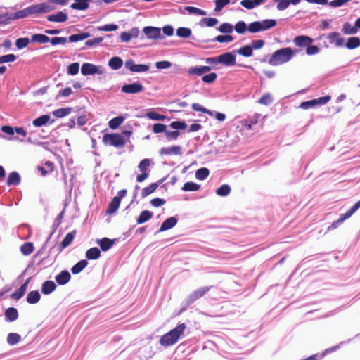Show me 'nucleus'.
<instances>
[{
    "instance_id": "nucleus-55",
    "label": "nucleus",
    "mask_w": 360,
    "mask_h": 360,
    "mask_svg": "<svg viewBox=\"0 0 360 360\" xmlns=\"http://www.w3.org/2000/svg\"><path fill=\"white\" fill-rule=\"evenodd\" d=\"M184 10L186 11L189 14H195L198 15H207V12L205 11L193 6H186L184 7Z\"/></svg>"
},
{
    "instance_id": "nucleus-54",
    "label": "nucleus",
    "mask_w": 360,
    "mask_h": 360,
    "mask_svg": "<svg viewBox=\"0 0 360 360\" xmlns=\"http://www.w3.org/2000/svg\"><path fill=\"white\" fill-rule=\"evenodd\" d=\"M37 5H38L39 15L43 14V13H50L51 11H52L55 9L54 6H52L46 2L38 4Z\"/></svg>"
},
{
    "instance_id": "nucleus-23",
    "label": "nucleus",
    "mask_w": 360,
    "mask_h": 360,
    "mask_svg": "<svg viewBox=\"0 0 360 360\" xmlns=\"http://www.w3.org/2000/svg\"><path fill=\"white\" fill-rule=\"evenodd\" d=\"M167 177H164L161 179L158 182L152 183L148 186L145 187L141 192V197L146 198V196L149 195L150 194L153 193L158 187L159 184L163 182Z\"/></svg>"
},
{
    "instance_id": "nucleus-41",
    "label": "nucleus",
    "mask_w": 360,
    "mask_h": 360,
    "mask_svg": "<svg viewBox=\"0 0 360 360\" xmlns=\"http://www.w3.org/2000/svg\"><path fill=\"white\" fill-rule=\"evenodd\" d=\"M88 265V262L86 259H82L72 266L71 268V271L73 274H79L86 266Z\"/></svg>"
},
{
    "instance_id": "nucleus-44",
    "label": "nucleus",
    "mask_w": 360,
    "mask_h": 360,
    "mask_svg": "<svg viewBox=\"0 0 360 360\" xmlns=\"http://www.w3.org/2000/svg\"><path fill=\"white\" fill-rule=\"evenodd\" d=\"M72 112V108H61L53 112V115L58 118H62L68 115Z\"/></svg>"
},
{
    "instance_id": "nucleus-27",
    "label": "nucleus",
    "mask_w": 360,
    "mask_h": 360,
    "mask_svg": "<svg viewBox=\"0 0 360 360\" xmlns=\"http://www.w3.org/2000/svg\"><path fill=\"white\" fill-rule=\"evenodd\" d=\"M21 181V177L17 172H12L8 174L6 184L8 186H18Z\"/></svg>"
},
{
    "instance_id": "nucleus-35",
    "label": "nucleus",
    "mask_w": 360,
    "mask_h": 360,
    "mask_svg": "<svg viewBox=\"0 0 360 360\" xmlns=\"http://www.w3.org/2000/svg\"><path fill=\"white\" fill-rule=\"evenodd\" d=\"M50 118L51 117L48 114L42 115L34 119L32 124L36 127H41L46 125L50 121Z\"/></svg>"
},
{
    "instance_id": "nucleus-12",
    "label": "nucleus",
    "mask_w": 360,
    "mask_h": 360,
    "mask_svg": "<svg viewBox=\"0 0 360 360\" xmlns=\"http://www.w3.org/2000/svg\"><path fill=\"white\" fill-rule=\"evenodd\" d=\"M143 32L148 39H162L164 38V36L161 33V29L157 27H144Z\"/></svg>"
},
{
    "instance_id": "nucleus-13",
    "label": "nucleus",
    "mask_w": 360,
    "mask_h": 360,
    "mask_svg": "<svg viewBox=\"0 0 360 360\" xmlns=\"http://www.w3.org/2000/svg\"><path fill=\"white\" fill-rule=\"evenodd\" d=\"M143 86L139 82H134L131 84H124L121 88V91L125 94H134L143 91Z\"/></svg>"
},
{
    "instance_id": "nucleus-22",
    "label": "nucleus",
    "mask_w": 360,
    "mask_h": 360,
    "mask_svg": "<svg viewBox=\"0 0 360 360\" xmlns=\"http://www.w3.org/2000/svg\"><path fill=\"white\" fill-rule=\"evenodd\" d=\"M4 316L6 322H13L18 319V311L15 307H8L4 311Z\"/></svg>"
},
{
    "instance_id": "nucleus-51",
    "label": "nucleus",
    "mask_w": 360,
    "mask_h": 360,
    "mask_svg": "<svg viewBox=\"0 0 360 360\" xmlns=\"http://www.w3.org/2000/svg\"><path fill=\"white\" fill-rule=\"evenodd\" d=\"M200 188V185L193 181H187L182 186L184 191H197Z\"/></svg>"
},
{
    "instance_id": "nucleus-64",
    "label": "nucleus",
    "mask_w": 360,
    "mask_h": 360,
    "mask_svg": "<svg viewBox=\"0 0 360 360\" xmlns=\"http://www.w3.org/2000/svg\"><path fill=\"white\" fill-rule=\"evenodd\" d=\"M150 164V160L148 158L143 159L139 163L138 168L141 172H148V167Z\"/></svg>"
},
{
    "instance_id": "nucleus-2",
    "label": "nucleus",
    "mask_w": 360,
    "mask_h": 360,
    "mask_svg": "<svg viewBox=\"0 0 360 360\" xmlns=\"http://www.w3.org/2000/svg\"><path fill=\"white\" fill-rule=\"evenodd\" d=\"M297 51L290 47L281 48L274 51L269 59V64L277 66L290 61Z\"/></svg>"
},
{
    "instance_id": "nucleus-14",
    "label": "nucleus",
    "mask_w": 360,
    "mask_h": 360,
    "mask_svg": "<svg viewBox=\"0 0 360 360\" xmlns=\"http://www.w3.org/2000/svg\"><path fill=\"white\" fill-rule=\"evenodd\" d=\"M124 65L127 69L133 72H145L150 68L147 64H136L132 59L126 60Z\"/></svg>"
},
{
    "instance_id": "nucleus-3",
    "label": "nucleus",
    "mask_w": 360,
    "mask_h": 360,
    "mask_svg": "<svg viewBox=\"0 0 360 360\" xmlns=\"http://www.w3.org/2000/svg\"><path fill=\"white\" fill-rule=\"evenodd\" d=\"M186 326L184 323L178 324L174 328L163 335L160 339L161 345L168 347L175 344L183 335Z\"/></svg>"
},
{
    "instance_id": "nucleus-38",
    "label": "nucleus",
    "mask_w": 360,
    "mask_h": 360,
    "mask_svg": "<svg viewBox=\"0 0 360 360\" xmlns=\"http://www.w3.org/2000/svg\"><path fill=\"white\" fill-rule=\"evenodd\" d=\"M360 208V200L357 201L352 207H350L345 213L340 214V218L345 221L346 219L352 217Z\"/></svg>"
},
{
    "instance_id": "nucleus-34",
    "label": "nucleus",
    "mask_w": 360,
    "mask_h": 360,
    "mask_svg": "<svg viewBox=\"0 0 360 360\" xmlns=\"http://www.w3.org/2000/svg\"><path fill=\"white\" fill-rule=\"evenodd\" d=\"M153 216V213L151 211L149 210H143L142 211L140 214L136 218V223L138 224H142L148 220H150Z\"/></svg>"
},
{
    "instance_id": "nucleus-63",
    "label": "nucleus",
    "mask_w": 360,
    "mask_h": 360,
    "mask_svg": "<svg viewBox=\"0 0 360 360\" xmlns=\"http://www.w3.org/2000/svg\"><path fill=\"white\" fill-rule=\"evenodd\" d=\"M167 125L162 123H155L153 125V131L155 134L165 133L167 129Z\"/></svg>"
},
{
    "instance_id": "nucleus-46",
    "label": "nucleus",
    "mask_w": 360,
    "mask_h": 360,
    "mask_svg": "<svg viewBox=\"0 0 360 360\" xmlns=\"http://www.w3.org/2000/svg\"><path fill=\"white\" fill-rule=\"evenodd\" d=\"M21 340V336L16 333H10L7 335V342L9 345H17Z\"/></svg>"
},
{
    "instance_id": "nucleus-25",
    "label": "nucleus",
    "mask_w": 360,
    "mask_h": 360,
    "mask_svg": "<svg viewBox=\"0 0 360 360\" xmlns=\"http://www.w3.org/2000/svg\"><path fill=\"white\" fill-rule=\"evenodd\" d=\"M234 40V38L232 35L229 34H225L221 35H218L216 37L210 39L205 40L204 42H214L217 41L219 43H229Z\"/></svg>"
},
{
    "instance_id": "nucleus-36",
    "label": "nucleus",
    "mask_w": 360,
    "mask_h": 360,
    "mask_svg": "<svg viewBox=\"0 0 360 360\" xmlns=\"http://www.w3.org/2000/svg\"><path fill=\"white\" fill-rule=\"evenodd\" d=\"M233 30H235L237 33L243 34L247 31L250 32V24L247 25L245 21L240 20L233 26Z\"/></svg>"
},
{
    "instance_id": "nucleus-10",
    "label": "nucleus",
    "mask_w": 360,
    "mask_h": 360,
    "mask_svg": "<svg viewBox=\"0 0 360 360\" xmlns=\"http://www.w3.org/2000/svg\"><path fill=\"white\" fill-rule=\"evenodd\" d=\"M75 231L68 233L65 238L63 239L62 242L58 245L56 246V243L53 245V246L49 250V254L50 255L55 248H56L58 253H60L65 248L71 244L75 238Z\"/></svg>"
},
{
    "instance_id": "nucleus-45",
    "label": "nucleus",
    "mask_w": 360,
    "mask_h": 360,
    "mask_svg": "<svg viewBox=\"0 0 360 360\" xmlns=\"http://www.w3.org/2000/svg\"><path fill=\"white\" fill-rule=\"evenodd\" d=\"M342 32L345 34L352 35L356 34L358 30L355 25L352 27L349 22H345L343 24Z\"/></svg>"
},
{
    "instance_id": "nucleus-49",
    "label": "nucleus",
    "mask_w": 360,
    "mask_h": 360,
    "mask_svg": "<svg viewBox=\"0 0 360 360\" xmlns=\"http://www.w3.org/2000/svg\"><path fill=\"white\" fill-rule=\"evenodd\" d=\"M124 118L122 116H117L111 119L108 122L109 127L112 129H117L124 122Z\"/></svg>"
},
{
    "instance_id": "nucleus-15",
    "label": "nucleus",
    "mask_w": 360,
    "mask_h": 360,
    "mask_svg": "<svg viewBox=\"0 0 360 360\" xmlns=\"http://www.w3.org/2000/svg\"><path fill=\"white\" fill-rule=\"evenodd\" d=\"M64 214H65V210H62L57 216V217L56 218L54 222H53V226L55 227L53 231L49 234L48 238L46 239V240L45 241L44 244L43 245V246L41 247V248L37 252V253L34 256V258L37 257L39 255L42 254V252H44V249L46 248L47 245L50 242V239L51 238V236H53V234L55 232V230L60 225V224L61 223V220L64 217Z\"/></svg>"
},
{
    "instance_id": "nucleus-61",
    "label": "nucleus",
    "mask_w": 360,
    "mask_h": 360,
    "mask_svg": "<svg viewBox=\"0 0 360 360\" xmlns=\"http://www.w3.org/2000/svg\"><path fill=\"white\" fill-rule=\"evenodd\" d=\"M214 4V11L219 12L224 8V6L230 4V0H215Z\"/></svg>"
},
{
    "instance_id": "nucleus-18",
    "label": "nucleus",
    "mask_w": 360,
    "mask_h": 360,
    "mask_svg": "<svg viewBox=\"0 0 360 360\" xmlns=\"http://www.w3.org/2000/svg\"><path fill=\"white\" fill-rule=\"evenodd\" d=\"M47 20L53 22H65L68 20V14L64 11H58L56 13L47 15Z\"/></svg>"
},
{
    "instance_id": "nucleus-52",
    "label": "nucleus",
    "mask_w": 360,
    "mask_h": 360,
    "mask_svg": "<svg viewBox=\"0 0 360 360\" xmlns=\"http://www.w3.org/2000/svg\"><path fill=\"white\" fill-rule=\"evenodd\" d=\"M169 127L175 131L184 130L187 128V124L184 120L173 121L169 124Z\"/></svg>"
},
{
    "instance_id": "nucleus-56",
    "label": "nucleus",
    "mask_w": 360,
    "mask_h": 360,
    "mask_svg": "<svg viewBox=\"0 0 360 360\" xmlns=\"http://www.w3.org/2000/svg\"><path fill=\"white\" fill-rule=\"evenodd\" d=\"M31 42L30 39L27 37H20L16 39L15 46L18 49H22L28 46Z\"/></svg>"
},
{
    "instance_id": "nucleus-48",
    "label": "nucleus",
    "mask_w": 360,
    "mask_h": 360,
    "mask_svg": "<svg viewBox=\"0 0 360 360\" xmlns=\"http://www.w3.org/2000/svg\"><path fill=\"white\" fill-rule=\"evenodd\" d=\"M231 191V186L228 184H223L216 190V194L221 197H226Z\"/></svg>"
},
{
    "instance_id": "nucleus-30",
    "label": "nucleus",
    "mask_w": 360,
    "mask_h": 360,
    "mask_svg": "<svg viewBox=\"0 0 360 360\" xmlns=\"http://www.w3.org/2000/svg\"><path fill=\"white\" fill-rule=\"evenodd\" d=\"M108 66L113 70H117L123 65V60L119 56H113L108 60Z\"/></svg>"
},
{
    "instance_id": "nucleus-6",
    "label": "nucleus",
    "mask_w": 360,
    "mask_h": 360,
    "mask_svg": "<svg viewBox=\"0 0 360 360\" xmlns=\"http://www.w3.org/2000/svg\"><path fill=\"white\" fill-rule=\"evenodd\" d=\"M276 24L277 22L274 19L254 21L250 23V32L257 33L264 32L274 27Z\"/></svg>"
},
{
    "instance_id": "nucleus-26",
    "label": "nucleus",
    "mask_w": 360,
    "mask_h": 360,
    "mask_svg": "<svg viewBox=\"0 0 360 360\" xmlns=\"http://www.w3.org/2000/svg\"><path fill=\"white\" fill-rule=\"evenodd\" d=\"M57 285L53 281H46L41 285V292L44 295H48L55 291Z\"/></svg>"
},
{
    "instance_id": "nucleus-8",
    "label": "nucleus",
    "mask_w": 360,
    "mask_h": 360,
    "mask_svg": "<svg viewBox=\"0 0 360 360\" xmlns=\"http://www.w3.org/2000/svg\"><path fill=\"white\" fill-rule=\"evenodd\" d=\"M39 15V8L37 4H33L28 7L25 8L22 10L18 11L11 15L12 20H18L20 18H27L32 15Z\"/></svg>"
},
{
    "instance_id": "nucleus-62",
    "label": "nucleus",
    "mask_w": 360,
    "mask_h": 360,
    "mask_svg": "<svg viewBox=\"0 0 360 360\" xmlns=\"http://www.w3.org/2000/svg\"><path fill=\"white\" fill-rule=\"evenodd\" d=\"M17 56L13 53L1 56H0V64L14 62Z\"/></svg>"
},
{
    "instance_id": "nucleus-17",
    "label": "nucleus",
    "mask_w": 360,
    "mask_h": 360,
    "mask_svg": "<svg viewBox=\"0 0 360 360\" xmlns=\"http://www.w3.org/2000/svg\"><path fill=\"white\" fill-rule=\"evenodd\" d=\"M159 153L160 155H181L182 154V148L179 146H173L171 147H164L160 150Z\"/></svg>"
},
{
    "instance_id": "nucleus-20",
    "label": "nucleus",
    "mask_w": 360,
    "mask_h": 360,
    "mask_svg": "<svg viewBox=\"0 0 360 360\" xmlns=\"http://www.w3.org/2000/svg\"><path fill=\"white\" fill-rule=\"evenodd\" d=\"M115 240L116 239H110L104 237L101 239H97L96 243L99 245L102 251L106 252L113 246Z\"/></svg>"
},
{
    "instance_id": "nucleus-28",
    "label": "nucleus",
    "mask_w": 360,
    "mask_h": 360,
    "mask_svg": "<svg viewBox=\"0 0 360 360\" xmlns=\"http://www.w3.org/2000/svg\"><path fill=\"white\" fill-rule=\"evenodd\" d=\"M91 36V34L89 32H79L78 34H71L68 37V41L70 42L75 43V42H77V41H82V40H84L86 39H88Z\"/></svg>"
},
{
    "instance_id": "nucleus-47",
    "label": "nucleus",
    "mask_w": 360,
    "mask_h": 360,
    "mask_svg": "<svg viewBox=\"0 0 360 360\" xmlns=\"http://www.w3.org/2000/svg\"><path fill=\"white\" fill-rule=\"evenodd\" d=\"M34 245L31 242H26L20 247V252L23 255H30L34 251Z\"/></svg>"
},
{
    "instance_id": "nucleus-53",
    "label": "nucleus",
    "mask_w": 360,
    "mask_h": 360,
    "mask_svg": "<svg viewBox=\"0 0 360 360\" xmlns=\"http://www.w3.org/2000/svg\"><path fill=\"white\" fill-rule=\"evenodd\" d=\"M217 30L223 34H231L233 31V26L229 22H223Z\"/></svg>"
},
{
    "instance_id": "nucleus-60",
    "label": "nucleus",
    "mask_w": 360,
    "mask_h": 360,
    "mask_svg": "<svg viewBox=\"0 0 360 360\" xmlns=\"http://www.w3.org/2000/svg\"><path fill=\"white\" fill-rule=\"evenodd\" d=\"M273 102V98L269 93L264 94L258 101V103L264 105H269Z\"/></svg>"
},
{
    "instance_id": "nucleus-11",
    "label": "nucleus",
    "mask_w": 360,
    "mask_h": 360,
    "mask_svg": "<svg viewBox=\"0 0 360 360\" xmlns=\"http://www.w3.org/2000/svg\"><path fill=\"white\" fill-rule=\"evenodd\" d=\"M236 52H225L219 56V63H221L225 66H233L236 65V56L235 55Z\"/></svg>"
},
{
    "instance_id": "nucleus-19",
    "label": "nucleus",
    "mask_w": 360,
    "mask_h": 360,
    "mask_svg": "<svg viewBox=\"0 0 360 360\" xmlns=\"http://www.w3.org/2000/svg\"><path fill=\"white\" fill-rule=\"evenodd\" d=\"M178 222L176 217H171L166 219L161 224L158 232H163L174 227Z\"/></svg>"
},
{
    "instance_id": "nucleus-40",
    "label": "nucleus",
    "mask_w": 360,
    "mask_h": 360,
    "mask_svg": "<svg viewBox=\"0 0 360 360\" xmlns=\"http://www.w3.org/2000/svg\"><path fill=\"white\" fill-rule=\"evenodd\" d=\"M233 52H236L244 57H251L253 55V50L250 44L243 46L237 50H234Z\"/></svg>"
},
{
    "instance_id": "nucleus-43",
    "label": "nucleus",
    "mask_w": 360,
    "mask_h": 360,
    "mask_svg": "<svg viewBox=\"0 0 360 360\" xmlns=\"http://www.w3.org/2000/svg\"><path fill=\"white\" fill-rule=\"evenodd\" d=\"M120 205V202L119 201V199L113 198L108 204L106 211L107 214H112L115 213L118 210Z\"/></svg>"
},
{
    "instance_id": "nucleus-39",
    "label": "nucleus",
    "mask_w": 360,
    "mask_h": 360,
    "mask_svg": "<svg viewBox=\"0 0 360 360\" xmlns=\"http://www.w3.org/2000/svg\"><path fill=\"white\" fill-rule=\"evenodd\" d=\"M219 23V20L215 18H202L200 22L199 25L200 27H212Z\"/></svg>"
},
{
    "instance_id": "nucleus-58",
    "label": "nucleus",
    "mask_w": 360,
    "mask_h": 360,
    "mask_svg": "<svg viewBox=\"0 0 360 360\" xmlns=\"http://www.w3.org/2000/svg\"><path fill=\"white\" fill-rule=\"evenodd\" d=\"M103 41V37H95V38H93L91 39H88L85 42V45L88 48H92V47L96 46L100 43H101Z\"/></svg>"
},
{
    "instance_id": "nucleus-33",
    "label": "nucleus",
    "mask_w": 360,
    "mask_h": 360,
    "mask_svg": "<svg viewBox=\"0 0 360 360\" xmlns=\"http://www.w3.org/2000/svg\"><path fill=\"white\" fill-rule=\"evenodd\" d=\"M41 299V295L38 290H32L28 292L26 301L30 304H37Z\"/></svg>"
},
{
    "instance_id": "nucleus-31",
    "label": "nucleus",
    "mask_w": 360,
    "mask_h": 360,
    "mask_svg": "<svg viewBox=\"0 0 360 360\" xmlns=\"http://www.w3.org/2000/svg\"><path fill=\"white\" fill-rule=\"evenodd\" d=\"M101 250L96 247L88 249L85 254L86 257L87 258V259L89 260L98 259L101 257Z\"/></svg>"
},
{
    "instance_id": "nucleus-50",
    "label": "nucleus",
    "mask_w": 360,
    "mask_h": 360,
    "mask_svg": "<svg viewBox=\"0 0 360 360\" xmlns=\"http://www.w3.org/2000/svg\"><path fill=\"white\" fill-rule=\"evenodd\" d=\"M210 170L207 167H201L196 170L195 178L198 180L202 181L208 177Z\"/></svg>"
},
{
    "instance_id": "nucleus-59",
    "label": "nucleus",
    "mask_w": 360,
    "mask_h": 360,
    "mask_svg": "<svg viewBox=\"0 0 360 360\" xmlns=\"http://www.w3.org/2000/svg\"><path fill=\"white\" fill-rule=\"evenodd\" d=\"M118 29V25L114 23L112 24H106L102 26H99L96 28L98 31H104V32H112L116 31Z\"/></svg>"
},
{
    "instance_id": "nucleus-24",
    "label": "nucleus",
    "mask_w": 360,
    "mask_h": 360,
    "mask_svg": "<svg viewBox=\"0 0 360 360\" xmlns=\"http://www.w3.org/2000/svg\"><path fill=\"white\" fill-rule=\"evenodd\" d=\"M75 2L70 5V8L74 10L85 11L89 7V2L92 0H74Z\"/></svg>"
},
{
    "instance_id": "nucleus-57",
    "label": "nucleus",
    "mask_w": 360,
    "mask_h": 360,
    "mask_svg": "<svg viewBox=\"0 0 360 360\" xmlns=\"http://www.w3.org/2000/svg\"><path fill=\"white\" fill-rule=\"evenodd\" d=\"M79 70V63L77 62L70 64L67 68V73L69 75H76Z\"/></svg>"
},
{
    "instance_id": "nucleus-7",
    "label": "nucleus",
    "mask_w": 360,
    "mask_h": 360,
    "mask_svg": "<svg viewBox=\"0 0 360 360\" xmlns=\"http://www.w3.org/2000/svg\"><path fill=\"white\" fill-rule=\"evenodd\" d=\"M103 142L106 146L121 148L125 145L126 140L122 134L110 133L103 135Z\"/></svg>"
},
{
    "instance_id": "nucleus-9",
    "label": "nucleus",
    "mask_w": 360,
    "mask_h": 360,
    "mask_svg": "<svg viewBox=\"0 0 360 360\" xmlns=\"http://www.w3.org/2000/svg\"><path fill=\"white\" fill-rule=\"evenodd\" d=\"M105 71V68L102 66H97L90 63H84L81 67V73L84 75H102Z\"/></svg>"
},
{
    "instance_id": "nucleus-1",
    "label": "nucleus",
    "mask_w": 360,
    "mask_h": 360,
    "mask_svg": "<svg viewBox=\"0 0 360 360\" xmlns=\"http://www.w3.org/2000/svg\"><path fill=\"white\" fill-rule=\"evenodd\" d=\"M327 39L330 44H335V46L341 47L344 46L345 39L340 37V34L338 32H333L327 35ZM360 46V38L359 37H350L347 39L345 46L348 49H354Z\"/></svg>"
},
{
    "instance_id": "nucleus-32",
    "label": "nucleus",
    "mask_w": 360,
    "mask_h": 360,
    "mask_svg": "<svg viewBox=\"0 0 360 360\" xmlns=\"http://www.w3.org/2000/svg\"><path fill=\"white\" fill-rule=\"evenodd\" d=\"M176 34L180 38H191L192 39H195V38L192 36L191 30L188 27H180L177 28Z\"/></svg>"
},
{
    "instance_id": "nucleus-16",
    "label": "nucleus",
    "mask_w": 360,
    "mask_h": 360,
    "mask_svg": "<svg viewBox=\"0 0 360 360\" xmlns=\"http://www.w3.org/2000/svg\"><path fill=\"white\" fill-rule=\"evenodd\" d=\"M313 41L314 39L307 35H298L293 39V43L300 48H307Z\"/></svg>"
},
{
    "instance_id": "nucleus-37",
    "label": "nucleus",
    "mask_w": 360,
    "mask_h": 360,
    "mask_svg": "<svg viewBox=\"0 0 360 360\" xmlns=\"http://www.w3.org/2000/svg\"><path fill=\"white\" fill-rule=\"evenodd\" d=\"M360 208V200L357 201L352 207H350L345 213L340 214V218L345 221L346 219L352 217Z\"/></svg>"
},
{
    "instance_id": "nucleus-5",
    "label": "nucleus",
    "mask_w": 360,
    "mask_h": 360,
    "mask_svg": "<svg viewBox=\"0 0 360 360\" xmlns=\"http://www.w3.org/2000/svg\"><path fill=\"white\" fill-rule=\"evenodd\" d=\"M212 288V286H203L200 287L195 290L191 292L189 295L186 296V297L182 302V307L179 312V314H181L192 304H193L195 301L203 297Z\"/></svg>"
},
{
    "instance_id": "nucleus-21",
    "label": "nucleus",
    "mask_w": 360,
    "mask_h": 360,
    "mask_svg": "<svg viewBox=\"0 0 360 360\" xmlns=\"http://www.w3.org/2000/svg\"><path fill=\"white\" fill-rule=\"evenodd\" d=\"M71 278V275L68 270H63L55 276L56 282L60 285L67 284Z\"/></svg>"
},
{
    "instance_id": "nucleus-29",
    "label": "nucleus",
    "mask_w": 360,
    "mask_h": 360,
    "mask_svg": "<svg viewBox=\"0 0 360 360\" xmlns=\"http://www.w3.org/2000/svg\"><path fill=\"white\" fill-rule=\"evenodd\" d=\"M51 38L49 37L46 34L37 33L34 34L31 36L30 41L32 43H39V44H46L49 42Z\"/></svg>"
},
{
    "instance_id": "nucleus-4",
    "label": "nucleus",
    "mask_w": 360,
    "mask_h": 360,
    "mask_svg": "<svg viewBox=\"0 0 360 360\" xmlns=\"http://www.w3.org/2000/svg\"><path fill=\"white\" fill-rule=\"evenodd\" d=\"M212 68L208 65L191 66L188 70L189 75L202 76V81L205 84H212L217 78L216 72H209Z\"/></svg>"
},
{
    "instance_id": "nucleus-42",
    "label": "nucleus",
    "mask_w": 360,
    "mask_h": 360,
    "mask_svg": "<svg viewBox=\"0 0 360 360\" xmlns=\"http://www.w3.org/2000/svg\"><path fill=\"white\" fill-rule=\"evenodd\" d=\"M145 116L150 120L156 121H163L165 119V115L158 113L153 109L148 110Z\"/></svg>"
}]
</instances>
